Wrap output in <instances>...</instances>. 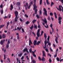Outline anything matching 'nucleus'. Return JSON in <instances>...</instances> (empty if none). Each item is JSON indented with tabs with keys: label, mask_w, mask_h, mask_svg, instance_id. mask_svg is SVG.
Listing matches in <instances>:
<instances>
[{
	"label": "nucleus",
	"mask_w": 63,
	"mask_h": 63,
	"mask_svg": "<svg viewBox=\"0 0 63 63\" xmlns=\"http://www.w3.org/2000/svg\"><path fill=\"white\" fill-rule=\"evenodd\" d=\"M62 6H61V5H60L59 6V9L60 10V11H62V8L63 7Z\"/></svg>",
	"instance_id": "12"
},
{
	"label": "nucleus",
	"mask_w": 63,
	"mask_h": 63,
	"mask_svg": "<svg viewBox=\"0 0 63 63\" xmlns=\"http://www.w3.org/2000/svg\"><path fill=\"white\" fill-rule=\"evenodd\" d=\"M17 39H18V40H19V36L18 35L17 36Z\"/></svg>",
	"instance_id": "64"
},
{
	"label": "nucleus",
	"mask_w": 63,
	"mask_h": 63,
	"mask_svg": "<svg viewBox=\"0 0 63 63\" xmlns=\"http://www.w3.org/2000/svg\"><path fill=\"white\" fill-rule=\"evenodd\" d=\"M16 5L18 6H20V2H17L16 4Z\"/></svg>",
	"instance_id": "19"
},
{
	"label": "nucleus",
	"mask_w": 63,
	"mask_h": 63,
	"mask_svg": "<svg viewBox=\"0 0 63 63\" xmlns=\"http://www.w3.org/2000/svg\"><path fill=\"white\" fill-rule=\"evenodd\" d=\"M24 5L25 7V9L26 10H27V7L28 6V3H26V4H25Z\"/></svg>",
	"instance_id": "5"
},
{
	"label": "nucleus",
	"mask_w": 63,
	"mask_h": 63,
	"mask_svg": "<svg viewBox=\"0 0 63 63\" xmlns=\"http://www.w3.org/2000/svg\"><path fill=\"white\" fill-rule=\"evenodd\" d=\"M44 37L45 38V40L44 42H47V36L46 35V33H45L44 34Z\"/></svg>",
	"instance_id": "7"
},
{
	"label": "nucleus",
	"mask_w": 63,
	"mask_h": 63,
	"mask_svg": "<svg viewBox=\"0 0 63 63\" xmlns=\"http://www.w3.org/2000/svg\"><path fill=\"white\" fill-rule=\"evenodd\" d=\"M55 37H56V39H55V40L56 43L58 44V38L56 36H55Z\"/></svg>",
	"instance_id": "9"
},
{
	"label": "nucleus",
	"mask_w": 63,
	"mask_h": 63,
	"mask_svg": "<svg viewBox=\"0 0 63 63\" xmlns=\"http://www.w3.org/2000/svg\"><path fill=\"white\" fill-rule=\"evenodd\" d=\"M33 1H31L30 2V4H31L30 5H32L33 4Z\"/></svg>",
	"instance_id": "50"
},
{
	"label": "nucleus",
	"mask_w": 63,
	"mask_h": 63,
	"mask_svg": "<svg viewBox=\"0 0 63 63\" xmlns=\"http://www.w3.org/2000/svg\"><path fill=\"white\" fill-rule=\"evenodd\" d=\"M14 13L15 15V21L16 22L17 20V19L18 18V17H17V16H18V12H17V11H16Z\"/></svg>",
	"instance_id": "1"
},
{
	"label": "nucleus",
	"mask_w": 63,
	"mask_h": 63,
	"mask_svg": "<svg viewBox=\"0 0 63 63\" xmlns=\"http://www.w3.org/2000/svg\"><path fill=\"white\" fill-rule=\"evenodd\" d=\"M56 60L57 61H60V59H59V58L57 57L56 58Z\"/></svg>",
	"instance_id": "33"
},
{
	"label": "nucleus",
	"mask_w": 63,
	"mask_h": 63,
	"mask_svg": "<svg viewBox=\"0 0 63 63\" xmlns=\"http://www.w3.org/2000/svg\"><path fill=\"white\" fill-rule=\"evenodd\" d=\"M49 61L50 63H51L52 61H51V59L50 58H49Z\"/></svg>",
	"instance_id": "34"
},
{
	"label": "nucleus",
	"mask_w": 63,
	"mask_h": 63,
	"mask_svg": "<svg viewBox=\"0 0 63 63\" xmlns=\"http://www.w3.org/2000/svg\"><path fill=\"white\" fill-rule=\"evenodd\" d=\"M40 29H38L37 31V35L38 37H39L40 36Z\"/></svg>",
	"instance_id": "6"
},
{
	"label": "nucleus",
	"mask_w": 63,
	"mask_h": 63,
	"mask_svg": "<svg viewBox=\"0 0 63 63\" xmlns=\"http://www.w3.org/2000/svg\"><path fill=\"white\" fill-rule=\"evenodd\" d=\"M42 10L40 9L39 11V15H42Z\"/></svg>",
	"instance_id": "24"
},
{
	"label": "nucleus",
	"mask_w": 63,
	"mask_h": 63,
	"mask_svg": "<svg viewBox=\"0 0 63 63\" xmlns=\"http://www.w3.org/2000/svg\"><path fill=\"white\" fill-rule=\"evenodd\" d=\"M35 28V29H37V26L36 25H35L34 26V28Z\"/></svg>",
	"instance_id": "35"
},
{
	"label": "nucleus",
	"mask_w": 63,
	"mask_h": 63,
	"mask_svg": "<svg viewBox=\"0 0 63 63\" xmlns=\"http://www.w3.org/2000/svg\"><path fill=\"white\" fill-rule=\"evenodd\" d=\"M26 17L28 18L29 17L26 14H25L24 15Z\"/></svg>",
	"instance_id": "40"
},
{
	"label": "nucleus",
	"mask_w": 63,
	"mask_h": 63,
	"mask_svg": "<svg viewBox=\"0 0 63 63\" xmlns=\"http://www.w3.org/2000/svg\"><path fill=\"white\" fill-rule=\"evenodd\" d=\"M50 16H53V13H50Z\"/></svg>",
	"instance_id": "49"
},
{
	"label": "nucleus",
	"mask_w": 63,
	"mask_h": 63,
	"mask_svg": "<svg viewBox=\"0 0 63 63\" xmlns=\"http://www.w3.org/2000/svg\"><path fill=\"white\" fill-rule=\"evenodd\" d=\"M45 50L47 52H49L48 50V49H47V48L45 49Z\"/></svg>",
	"instance_id": "53"
},
{
	"label": "nucleus",
	"mask_w": 63,
	"mask_h": 63,
	"mask_svg": "<svg viewBox=\"0 0 63 63\" xmlns=\"http://www.w3.org/2000/svg\"><path fill=\"white\" fill-rule=\"evenodd\" d=\"M56 8L58 10L60 11L59 8H57V6L56 7Z\"/></svg>",
	"instance_id": "55"
},
{
	"label": "nucleus",
	"mask_w": 63,
	"mask_h": 63,
	"mask_svg": "<svg viewBox=\"0 0 63 63\" xmlns=\"http://www.w3.org/2000/svg\"><path fill=\"white\" fill-rule=\"evenodd\" d=\"M4 25H0V29H1V28H2V27H4Z\"/></svg>",
	"instance_id": "27"
},
{
	"label": "nucleus",
	"mask_w": 63,
	"mask_h": 63,
	"mask_svg": "<svg viewBox=\"0 0 63 63\" xmlns=\"http://www.w3.org/2000/svg\"><path fill=\"white\" fill-rule=\"evenodd\" d=\"M6 37V34H2V38L3 39H4V38H5Z\"/></svg>",
	"instance_id": "14"
},
{
	"label": "nucleus",
	"mask_w": 63,
	"mask_h": 63,
	"mask_svg": "<svg viewBox=\"0 0 63 63\" xmlns=\"http://www.w3.org/2000/svg\"><path fill=\"white\" fill-rule=\"evenodd\" d=\"M25 38L26 40L27 39V36L26 35L25 36Z\"/></svg>",
	"instance_id": "62"
},
{
	"label": "nucleus",
	"mask_w": 63,
	"mask_h": 63,
	"mask_svg": "<svg viewBox=\"0 0 63 63\" xmlns=\"http://www.w3.org/2000/svg\"><path fill=\"white\" fill-rule=\"evenodd\" d=\"M36 21V20H34L32 21L33 23H35Z\"/></svg>",
	"instance_id": "32"
},
{
	"label": "nucleus",
	"mask_w": 63,
	"mask_h": 63,
	"mask_svg": "<svg viewBox=\"0 0 63 63\" xmlns=\"http://www.w3.org/2000/svg\"><path fill=\"white\" fill-rule=\"evenodd\" d=\"M2 34L0 35V39H2Z\"/></svg>",
	"instance_id": "54"
},
{
	"label": "nucleus",
	"mask_w": 63,
	"mask_h": 63,
	"mask_svg": "<svg viewBox=\"0 0 63 63\" xmlns=\"http://www.w3.org/2000/svg\"><path fill=\"white\" fill-rule=\"evenodd\" d=\"M32 62L33 63H36V61L34 60H33L32 61Z\"/></svg>",
	"instance_id": "60"
},
{
	"label": "nucleus",
	"mask_w": 63,
	"mask_h": 63,
	"mask_svg": "<svg viewBox=\"0 0 63 63\" xmlns=\"http://www.w3.org/2000/svg\"><path fill=\"white\" fill-rule=\"evenodd\" d=\"M36 17H37L38 19H39V18H40V17H39V16L38 15H36Z\"/></svg>",
	"instance_id": "45"
},
{
	"label": "nucleus",
	"mask_w": 63,
	"mask_h": 63,
	"mask_svg": "<svg viewBox=\"0 0 63 63\" xmlns=\"http://www.w3.org/2000/svg\"><path fill=\"white\" fill-rule=\"evenodd\" d=\"M0 61L1 62V63H3V60H2L1 59H0Z\"/></svg>",
	"instance_id": "63"
},
{
	"label": "nucleus",
	"mask_w": 63,
	"mask_h": 63,
	"mask_svg": "<svg viewBox=\"0 0 63 63\" xmlns=\"http://www.w3.org/2000/svg\"><path fill=\"white\" fill-rule=\"evenodd\" d=\"M53 26V25L51 23L50 25V27L52 28V26Z\"/></svg>",
	"instance_id": "56"
},
{
	"label": "nucleus",
	"mask_w": 63,
	"mask_h": 63,
	"mask_svg": "<svg viewBox=\"0 0 63 63\" xmlns=\"http://www.w3.org/2000/svg\"><path fill=\"white\" fill-rule=\"evenodd\" d=\"M38 59L40 61L42 60V59H41V57L40 56L38 57Z\"/></svg>",
	"instance_id": "48"
},
{
	"label": "nucleus",
	"mask_w": 63,
	"mask_h": 63,
	"mask_svg": "<svg viewBox=\"0 0 63 63\" xmlns=\"http://www.w3.org/2000/svg\"><path fill=\"white\" fill-rule=\"evenodd\" d=\"M22 28V27H21L20 28H19V27H17V30H19V31H20V30H21V28Z\"/></svg>",
	"instance_id": "18"
},
{
	"label": "nucleus",
	"mask_w": 63,
	"mask_h": 63,
	"mask_svg": "<svg viewBox=\"0 0 63 63\" xmlns=\"http://www.w3.org/2000/svg\"><path fill=\"white\" fill-rule=\"evenodd\" d=\"M44 26L46 28H48V25H47V27L45 25H44Z\"/></svg>",
	"instance_id": "43"
},
{
	"label": "nucleus",
	"mask_w": 63,
	"mask_h": 63,
	"mask_svg": "<svg viewBox=\"0 0 63 63\" xmlns=\"http://www.w3.org/2000/svg\"><path fill=\"white\" fill-rule=\"evenodd\" d=\"M22 53H21L20 54H18V56H22Z\"/></svg>",
	"instance_id": "41"
},
{
	"label": "nucleus",
	"mask_w": 63,
	"mask_h": 63,
	"mask_svg": "<svg viewBox=\"0 0 63 63\" xmlns=\"http://www.w3.org/2000/svg\"><path fill=\"white\" fill-rule=\"evenodd\" d=\"M11 8H10V11H11V10H13V9L14 8V7H13V5H12V4H11Z\"/></svg>",
	"instance_id": "20"
},
{
	"label": "nucleus",
	"mask_w": 63,
	"mask_h": 63,
	"mask_svg": "<svg viewBox=\"0 0 63 63\" xmlns=\"http://www.w3.org/2000/svg\"><path fill=\"white\" fill-rule=\"evenodd\" d=\"M57 57V53H55V54L54 55V58H56Z\"/></svg>",
	"instance_id": "36"
},
{
	"label": "nucleus",
	"mask_w": 63,
	"mask_h": 63,
	"mask_svg": "<svg viewBox=\"0 0 63 63\" xmlns=\"http://www.w3.org/2000/svg\"><path fill=\"white\" fill-rule=\"evenodd\" d=\"M33 25H32L31 27H30V28L31 29H32L33 28Z\"/></svg>",
	"instance_id": "37"
},
{
	"label": "nucleus",
	"mask_w": 63,
	"mask_h": 63,
	"mask_svg": "<svg viewBox=\"0 0 63 63\" xmlns=\"http://www.w3.org/2000/svg\"><path fill=\"white\" fill-rule=\"evenodd\" d=\"M32 53L33 56L34 57H35V58H36V55L35 54V53H34V52H33V51H32Z\"/></svg>",
	"instance_id": "16"
},
{
	"label": "nucleus",
	"mask_w": 63,
	"mask_h": 63,
	"mask_svg": "<svg viewBox=\"0 0 63 63\" xmlns=\"http://www.w3.org/2000/svg\"><path fill=\"white\" fill-rule=\"evenodd\" d=\"M10 43V39H9L7 42V44H9Z\"/></svg>",
	"instance_id": "30"
},
{
	"label": "nucleus",
	"mask_w": 63,
	"mask_h": 63,
	"mask_svg": "<svg viewBox=\"0 0 63 63\" xmlns=\"http://www.w3.org/2000/svg\"><path fill=\"white\" fill-rule=\"evenodd\" d=\"M9 44H8V45L6 46V47L7 48H9Z\"/></svg>",
	"instance_id": "47"
},
{
	"label": "nucleus",
	"mask_w": 63,
	"mask_h": 63,
	"mask_svg": "<svg viewBox=\"0 0 63 63\" xmlns=\"http://www.w3.org/2000/svg\"><path fill=\"white\" fill-rule=\"evenodd\" d=\"M28 50V49L27 48H26L23 50V52H26V51H27Z\"/></svg>",
	"instance_id": "11"
},
{
	"label": "nucleus",
	"mask_w": 63,
	"mask_h": 63,
	"mask_svg": "<svg viewBox=\"0 0 63 63\" xmlns=\"http://www.w3.org/2000/svg\"><path fill=\"white\" fill-rule=\"evenodd\" d=\"M58 49L57 48L56 50V53H57V52H58Z\"/></svg>",
	"instance_id": "59"
},
{
	"label": "nucleus",
	"mask_w": 63,
	"mask_h": 63,
	"mask_svg": "<svg viewBox=\"0 0 63 63\" xmlns=\"http://www.w3.org/2000/svg\"><path fill=\"white\" fill-rule=\"evenodd\" d=\"M42 21H44L45 23H47V19L46 18H45L44 20V19H42Z\"/></svg>",
	"instance_id": "8"
},
{
	"label": "nucleus",
	"mask_w": 63,
	"mask_h": 63,
	"mask_svg": "<svg viewBox=\"0 0 63 63\" xmlns=\"http://www.w3.org/2000/svg\"><path fill=\"white\" fill-rule=\"evenodd\" d=\"M43 57H44V56L45 57H46V53H45V51H43Z\"/></svg>",
	"instance_id": "10"
},
{
	"label": "nucleus",
	"mask_w": 63,
	"mask_h": 63,
	"mask_svg": "<svg viewBox=\"0 0 63 63\" xmlns=\"http://www.w3.org/2000/svg\"><path fill=\"white\" fill-rule=\"evenodd\" d=\"M44 12L43 13L44 15H45L46 16H47V11L45 8H44Z\"/></svg>",
	"instance_id": "3"
},
{
	"label": "nucleus",
	"mask_w": 63,
	"mask_h": 63,
	"mask_svg": "<svg viewBox=\"0 0 63 63\" xmlns=\"http://www.w3.org/2000/svg\"><path fill=\"white\" fill-rule=\"evenodd\" d=\"M19 20L20 21H21V22H22L23 21V20H22V19H21L20 18H19Z\"/></svg>",
	"instance_id": "51"
},
{
	"label": "nucleus",
	"mask_w": 63,
	"mask_h": 63,
	"mask_svg": "<svg viewBox=\"0 0 63 63\" xmlns=\"http://www.w3.org/2000/svg\"><path fill=\"white\" fill-rule=\"evenodd\" d=\"M42 60L44 62L46 60L45 59V58H44V57H43L42 58Z\"/></svg>",
	"instance_id": "22"
},
{
	"label": "nucleus",
	"mask_w": 63,
	"mask_h": 63,
	"mask_svg": "<svg viewBox=\"0 0 63 63\" xmlns=\"http://www.w3.org/2000/svg\"><path fill=\"white\" fill-rule=\"evenodd\" d=\"M46 2L47 3V5H49V4H50V3H49V2H48V0H46Z\"/></svg>",
	"instance_id": "23"
},
{
	"label": "nucleus",
	"mask_w": 63,
	"mask_h": 63,
	"mask_svg": "<svg viewBox=\"0 0 63 63\" xmlns=\"http://www.w3.org/2000/svg\"><path fill=\"white\" fill-rule=\"evenodd\" d=\"M9 24L10 22H8L6 24V28L7 29H8V26H9Z\"/></svg>",
	"instance_id": "15"
},
{
	"label": "nucleus",
	"mask_w": 63,
	"mask_h": 63,
	"mask_svg": "<svg viewBox=\"0 0 63 63\" xmlns=\"http://www.w3.org/2000/svg\"><path fill=\"white\" fill-rule=\"evenodd\" d=\"M35 14H37V12L38 11V10L37 9H36L35 10Z\"/></svg>",
	"instance_id": "31"
},
{
	"label": "nucleus",
	"mask_w": 63,
	"mask_h": 63,
	"mask_svg": "<svg viewBox=\"0 0 63 63\" xmlns=\"http://www.w3.org/2000/svg\"><path fill=\"white\" fill-rule=\"evenodd\" d=\"M33 5L34 6L33 10H35L36 8H37V6H36V4H34V5Z\"/></svg>",
	"instance_id": "13"
},
{
	"label": "nucleus",
	"mask_w": 63,
	"mask_h": 63,
	"mask_svg": "<svg viewBox=\"0 0 63 63\" xmlns=\"http://www.w3.org/2000/svg\"><path fill=\"white\" fill-rule=\"evenodd\" d=\"M30 40L29 41V43H31L32 44V45L33 44V43H32V41H31V38H30L29 39Z\"/></svg>",
	"instance_id": "25"
},
{
	"label": "nucleus",
	"mask_w": 63,
	"mask_h": 63,
	"mask_svg": "<svg viewBox=\"0 0 63 63\" xmlns=\"http://www.w3.org/2000/svg\"><path fill=\"white\" fill-rule=\"evenodd\" d=\"M40 5H42V0H40Z\"/></svg>",
	"instance_id": "26"
},
{
	"label": "nucleus",
	"mask_w": 63,
	"mask_h": 63,
	"mask_svg": "<svg viewBox=\"0 0 63 63\" xmlns=\"http://www.w3.org/2000/svg\"><path fill=\"white\" fill-rule=\"evenodd\" d=\"M0 13L1 15H2V14H3V9H2V10H0Z\"/></svg>",
	"instance_id": "29"
},
{
	"label": "nucleus",
	"mask_w": 63,
	"mask_h": 63,
	"mask_svg": "<svg viewBox=\"0 0 63 63\" xmlns=\"http://www.w3.org/2000/svg\"><path fill=\"white\" fill-rule=\"evenodd\" d=\"M47 19H48V20H50V18L49 16H48Z\"/></svg>",
	"instance_id": "46"
},
{
	"label": "nucleus",
	"mask_w": 63,
	"mask_h": 63,
	"mask_svg": "<svg viewBox=\"0 0 63 63\" xmlns=\"http://www.w3.org/2000/svg\"><path fill=\"white\" fill-rule=\"evenodd\" d=\"M48 56H50V57H51V54H50L49 53H48Z\"/></svg>",
	"instance_id": "61"
},
{
	"label": "nucleus",
	"mask_w": 63,
	"mask_h": 63,
	"mask_svg": "<svg viewBox=\"0 0 63 63\" xmlns=\"http://www.w3.org/2000/svg\"><path fill=\"white\" fill-rule=\"evenodd\" d=\"M26 58H27V60H29V58H28V56H26Z\"/></svg>",
	"instance_id": "57"
},
{
	"label": "nucleus",
	"mask_w": 63,
	"mask_h": 63,
	"mask_svg": "<svg viewBox=\"0 0 63 63\" xmlns=\"http://www.w3.org/2000/svg\"><path fill=\"white\" fill-rule=\"evenodd\" d=\"M0 7L1 8H3V3H1V5H0Z\"/></svg>",
	"instance_id": "42"
},
{
	"label": "nucleus",
	"mask_w": 63,
	"mask_h": 63,
	"mask_svg": "<svg viewBox=\"0 0 63 63\" xmlns=\"http://www.w3.org/2000/svg\"><path fill=\"white\" fill-rule=\"evenodd\" d=\"M54 4V3L53 2H51V7L52 6V5H53Z\"/></svg>",
	"instance_id": "28"
},
{
	"label": "nucleus",
	"mask_w": 63,
	"mask_h": 63,
	"mask_svg": "<svg viewBox=\"0 0 63 63\" xmlns=\"http://www.w3.org/2000/svg\"><path fill=\"white\" fill-rule=\"evenodd\" d=\"M54 15L55 16V18H57V14H56V12H54Z\"/></svg>",
	"instance_id": "17"
},
{
	"label": "nucleus",
	"mask_w": 63,
	"mask_h": 63,
	"mask_svg": "<svg viewBox=\"0 0 63 63\" xmlns=\"http://www.w3.org/2000/svg\"><path fill=\"white\" fill-rule=\"evenodd\" d=\"M29 51L30 53H32V49L31 48L29 49Z\"/></svg>",
	"instance_id": "38"
},
{
	"label": "nucleus",
	"mask_w": 63,
	"mask_h": 63,
	"mask_svg": "<svg viewBox=\"0 0 63 63\" xmlns=\"http://www.w3.org/2000/svg\"><path fill=\"white\" fill-rule=\"evenodd\" d=\"M21 30L23 32H24V29H23V28H22Z\"/></svg>",
	"instance_id": "58"
},
{
	"label": "nucleus",
	"mask_w": 63,
	"mask_h": 63,
	"mask_svg": "<svg viewBox=\"0 0 63 63\" xmlns=\"http://www.w3.org/2000/svg\"><path fill=\"white\" fill-rule=\"evenodd\" d=\"M62 19V17L60 16H59V19H58V20H59V23L60 24V25H61V19Z\"/></svg>",
	"instance_id": "4"
},
{
	"label": "nucleus",
	"mask_w": 63,
	"mask_h": 63,
	"mask_svg": "<svg viewBox=\"0 0 63 63\" xmlns=\"http://www.w3.org/2000/svg\"><path fill=\"white\" fill-rule=\"evenodd\" d=\"M37 40H34V42L33 43V45L34 46H36V45H39V44L41 43V41H38L37 42Z\"/></svg>",
	"instance_id": "2"
},
{
	"label": "nucleus",
	"mask_w": 63,
	"mask_h": 63,
	"mask_svg": "<svg viewBox=\"0 0 63 63\" xmlns=\"http://www.w3.org/2000/svg\"><path fill=\"white\" fill-rule=\"evenodd\" d=\"M43 33H44V31H42L41 32V34L40 36H42V35H43Z\"/></svg>",
	"instance_id": "44"
},
{
	"label": "nucleus",
	"mask_w": 63,
	"mask_h": 63,
	"mask_svg": "<svg viewBox=\"0 0 63 63\" xmlns=\"http://www.w3.org/2000/svg\"><path fill=\"white\" fill-rule=\"evenodd\" d=\"M0 43L1 45H2L3 44V43H4V42H3V40H1V41L0 42Z\"/></svg>",
	"instance_id": "21"
},
{
	"label": "nucleus",
	"mask_w": 63,
	"mask_h": 63,
	"mask_svg": "<svg viewBox=\"0 0 63 63\" xmlns=\"http://www.w3.org/2000/svg\"><path fill=\"white\" fill-rule=\"evenodd\" d=\"M23 59H24V56H23L21 58V59L22 60H23Z\"/></svg>",
	"instance_id": "52"
},
{
	"label": "nucleus",
	"mask_w": 63,
	"mask_h": 63,
	"mask_svg": "<svg viewBox=\"0 0 63 63\" xmlns=\"http://www.w3.org/2000/svg\"><path fill=\"white\" fill-rule=\"evenodd\" d=\"M30 23V22L28 21H27V22H26V24H29Z\"/></svg>",
	"instance_id": "39"
}]
</instances>
